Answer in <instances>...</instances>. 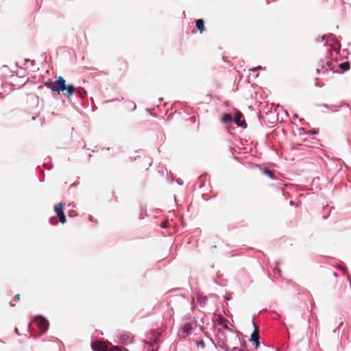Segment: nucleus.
I'll return each instance as SVG.
<instances>
[{"mask_svg": "<svg viewBox=\"0 0 351 351\" xmlns=\"http://www.w3.org/2000/svg\"><path fill=\"white\" fill-rule=\"evenodd\" d=\"M197 343V346H200L202 348L205 347L204 343L202 340L198 341Z\"/></svg>", "mask_w": 351, "mask_h": 351, "instance_id": "2eb2a0df", "label": "nucleus"}, {"mask_svg": "<svg viewBox=\"0 0 351 351\" xmlns=\"http://www.w3.org/2000/svg\"><path fill=\"white\" fill-rule=\"evenodd\" d=\"M260 69H262V66H258L257 67H255V68H253V69H250V71H254L260 70Z\"/></svg>", "mask_w": 351, "mask_h": 351, "instance_id": "dca6fc26", "label": "nucleus"}, {"mask_svg": "<svg viewBox=\"0 0 351 351\" xmlns=\"http://www.w3.org/2000/svg\"><path fill=\"white\" fill-rule=\"evenodd\" d=\"M216 322L222 326V328L226 330H230L227 325L228 320L224 319L221 315H217L216 318Z\"/></svg>", "mask_w": 351, "mask_h": 351, "instance_id": "6e6552de", "label": "nucleus"}, {"mask_svg": "<svg viewBox=\"0 0 351 351\" xmlns=\"http://www.w3.org/2000/svg\"><path fill=\"white\" fill-rule=\"evenodd\" d=\"M149 343L150 344V346H153L152 351H157L158 350V346L156 348H154V343Z\"/></svg>", "mask_w": 351, "mask_h": 351, "instance_id": "a211bd4d", "label": "nucleus"}, {"mask_svg": "<svg viewBox=\"0 0 351 351\" xmlns=\"http://www.w3.org/2000/svg\"><path fill=\"white\" fill-rule=\"evenodd\" d=\"M45 85L52 91L58 93H62L67 98H71L75 91V88L72 84H66L65 80L59 76L55 82H47Z\"/></svg>", "mask_w": 351, "mask_h": 351, "instance_id": "f257e3e1", "label": "nucleus"}, {"mask_svg": "<svg viewBox=\"0 0 351 351\" xmlns=\"http://www.w3.org/2000/svg\"><path fill=\"white\" fill-rule=\"evenodd\" d=\"M92 349L94 351H106L107 347L102 341H95L91 344Z\"/></svg>", "mask_w": 351, "mask_h": 351, "instance_id": "423d86ee", "label": "nucleus"}, {"mask_svg": "<svg viewBox=\"0 0 351 351\" xmlns=\"http://www.w3.org/2000/svg\"><path fill=\"white\" fill-rule=\"evenodd\" d=\"M64 208V203H59L58 204L55 205L54 206V210L56 213L57 214L60 221L62 223H66V217L64 215V213L63 212V210Z\"/></svg>", "mask_w": 351, "mask_h": 351, "instance_id": "20e7f679", "label": "nucleus"}, {"mask_svg": "<svg viewBox=\"0 0 351 351\" xmlns=\"http://www.w3.org/2000/svg\"><path fill=\"white\" fill-rule=\"evenodd\" d=\"M232 120V117L230 114H224L221 117V121L223 123H228Z\"/></svg>", "mask_w": 351, "mask_h": 351, "instance_id": "9b49d317", "label": "nucleus"}, {"mask_svg": "<svg viewBox=\"0 0 351 351\" xmlns=\"http://www.w3.org/2000/svg\"><path fill=\"white\" fill-rule=\"evenodd\" d=\"M241 118H243V114L239 111L237 112L235 114V122L238 126L245 128L247 125L245 120H241Z\"/></svg>", "mask_w": 351, "mask_h": 351, "instance_id": "0eeeda50", "label": "nucleus"}, {"mask_svg": "<svg viewBox=\"0 0 351 351\" xmlns=\"http://www.w3.org/2000/svg\"><path fill=\"white\" fill-rule=\"evenodd\" d=\"M113 350H117V351H118V350H119V348H118L117 347H115V348H113L112 350H110V351H112Z\"/></svg>", "mask_w": 351, "mask_h": 351, "instance_id": "6ab92c4d", "label": "nucleus"}, {"mask_svg": "<svg viewBox=\"0 0 351 351\" xmlns=\"http://www.w3.org/2000/svg\"><path fill=\"white\" fill-rule=\"evenodd\" d=\"M34 322L37 327L41 330L42 332H45L48 330L49 322L48 321L42 316H38L34 319Z\"/></svg>", "mask_w": 351, "mask_h": 351, "instance_id": "f03ea898", "label": "nucleus"}, {"mask_svg": "<svg viewBox=\"0 0 351 351\" xmlns=\"http://www.w3.org/2000/svg\"><path fill=\"white\" fill-rule=\"evenodd\" d=\"M192 324L191 323H185L182 328V332L184 334V336L188 335L192 328Z\"/></svg>", "mask_w": 351, "mask_h": 351, "instance_id": "9d476101", "label": "nucleus"}, {"mask_svg": "<svg viewBox=\"0 0 351 351\" xmlns=\"http://www.w3.org/2000/svg\"><path fill=\"white\" fill-rule=\"evenodd\" d=\"M263 173L270 178H273L274 177V172L267 168L263 170Z\"/></svg>", "mask_w": 351, "mask_h": 351, "instance_id": "f8f14e48", "label": "nucleus"}, {"mask_svg": "<svg viewBox=\"0 0 351 351\" xmlns=\"http://www.w3.org/2000/svg\"><path fill=\"white\" fill-rule=\"evenodd\" d=\"M14 301H19L20 300V295L19 294L16 295L14 298Z\"/></svg>", "mask_w": 351, "mask_h": 351, "instance_id": "f3484780", "label": "nucleus"}, {"mask_svg": "<svg viewBox=\"0 0 351 351\" xmlns=\"http://www.w3.org/2000/svg\"><path fill=\"white\" fill-rule=\"evenodd\" d=\"M195 26L198 29V30L199 31V32L202 34L204 29H205V27H204V22L202 19H197L195 21Z\"/></svg>", "mask_w": 351, "mask_h": 351, "instance_id": "1a4fd4ad", "label": "nucleus"}, {"mask_svg": "<svg viewBox=\"0 0 351 351\" xmlns=\"http://www.w3.org/2000/svg\"><path fill=\"white\" fill-rule=\"evenodd\" d=\"M128 69V63L123 60H120L115 64V71L119 74L125 75Z\"/></svg>", "mask_w": 351, "mask_h": 351, "instance_id": "7ed1b4c3", "label": "nucleus"}, {"mask_svg": "<svg viewBox=\"0 0 351 351\" xmlns=\"http://www.w3.org/2000/svg\"><path fill=\"white\" fill-rule=\"evenodd\" d=\"M339 67L343 71H348L350 69V63L348 62H345L340 64Z\"/></svg>", "mask_w": 351, "mask_h": 351, "instance_id": "ddd939ff", "label": "nucleus"}, {"mask_svg": "<svg viewBox=\"0 0 351 351\" xmlns=\"http://www.w3.org/2000/svg\"><path fill=\"white\" fill-rule=\"evenodd\" d=\"M15 331H16V332L17 334H19V331H18V328H15Z\"/></svg>", "mask_w": 351, "mask_h": 351, "instance_id": "412c9836", "label": "nucleus"}, {"mask_svg": "<svg viewBox=\"0 0 351 351\" xmlns=\"http://www.w3.org/2000/svg\"><path fill=\"white\" fill-rule=\"evenodd\" d=\"M51 224H56V221H55V222H53V220H52V219H51Z\"/></svg>", "mask_w": 351, "mask_h": 351, "instance_id": "aec40b11", "label": "nucleus"}, {"mask_svg": "<svg viewBox=\"0 0 351 351\" xmlns=\"http://www.w3.org/2000/svg\"><path fill=\"white\" fill-rule=\"evenodd\" d=\"M169 221H166L162 223V224L161 225V227L162 228H167L169 226Z\"/></svg>", "mask_w": 351, "mask_h": 351, "instance_id": "4468645a", "label": "nucleus"}, {"mask_svg": "<svg viewBox=\"0 0 351 351\" xmlns=\"http://www.w3.org/2000/svg\"><path fill=\"white\" fill-rule=\"evenodd\" d=\"M253 326L254 327V330L252 333L250 337V341L254 342L255 343L256 348H258L260 346L259 342V329L258 326L253 322Z\"/></svg>", "mask_w": 351, "mask_h": 351, "instance_id": "39448f33", "label": "nucleus"}]
</instances>
